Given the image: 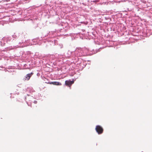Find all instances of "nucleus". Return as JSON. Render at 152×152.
<instances>
[{
  "label": "nucleus",
  "instance_id": "5",
  "mask_svg": "<svg viewBox=\"0 0 152 152\" xmlns=\"http://www.w3.org/2000/svg\"><path fill=\"white\" fill-rule=\"evenodd\" d=\"M34 104H37V101H34Z\"/></svg>",
  "mask_w": 152,
  "mask_h": 152
},
{
  "label": "nucleus",
  "instance_id": "1",
  "mask_svg": "<svg viewBox=\"0 0 152 152\" xmlns=\"http://www.w3.org/2000/svg\"><path fill=\"white\" fill-rule=\"evenodd\" d=\"M95 129L99 134H102L103 131V128L99 125L96 126V127Z\"/></svg>",
  "mask_w": 152,
  "mask_h": 152
},
{
  "label": "nucleus",
  "instance_id": "3",
  "mask_svg": "<svg viewBox=\"0 0 152 152\" xmlns=\"http://www.w3.org/2000/svg\"><path fill=\"white\" fill-rule=\"evenodd\" d=\"M49 83L50 84H53L56 86H61L62 85L61 83L56 81L50 82Z\"/></svg>",
  "mask_w": 152,
  "mask_h": 152
},
{
  "label": "nucleus",
  "instance_id": "4",
  "mask_svg": "<svg viewBox=\"0 0 152 152\" xmlns=\"http://www.w3.org/2000/svg\"><path fill=\"white\" fill-rule=\"evenodd\" d=\"M32 74V73L27 74L26 77V79H27V80H29Z\"/></svg>",
  "mask_w": 152,
  "mask_h": 152
},
{
  "label": "nucleus",
  "instance_id": "2",
  "mask_svg": "<svg viewBox=\"0 0 152 152\" xmlns=\"http://www.w3.org/2000/svg\"><path fill=\"white\" fill-rule=\"evenodd\" d=\"M74 83L73 81H71L70 80H66L65 81V84L66 86H70Z\"/></svg>",
  "mask_w": 152,
  "mask_h": 152
}]
</instances>
